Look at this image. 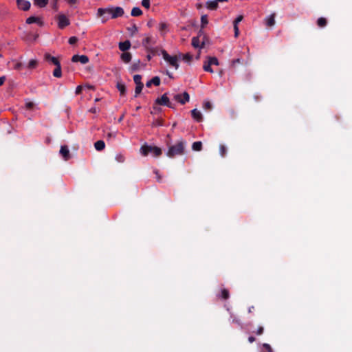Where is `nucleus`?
Listing matches in <instances>:
<instances>
[{
	"instance_id": "57",
	"label": "nucleus",
	"mask_w": 352,
	"mask_h": 352,
	"mask_svg": "<svg viewBox=\"0 0 352 352\" xmlns=\"http://www.w3.org/2000/svg\"><path fill=\"white\" fill-rule=\"evenodd\" d=\"M216 2L219 3V2H225V1H227V0H215Z\"/></svg>"
},
{
	"instance_id": "51",
	"label": "nucleus",
	"mask_w": 352,
	"mask_h": 352,
	"mask_svg": "<svg viewBox=\"0 0 352 352\" xmlns=\"http://www.w3.org/2000/svg\"><path fill=\"white\" fill-rule=\"evenodd\" d=\"M6 80V76H0V86H1Z\"/></svg>"
},
{
	"instance_id": "25",
	"label": "nucleus",
	"mask_w": 352,
	"mask_h": 352,
	"mask_svg": "<svg viewBox=\"0 0 352 352\" xmlns=\"http://www.w3.org/2000/svg\"><path fill=\"white\" fill-rule=\"evenodd\" d=\"M202 148V143L200 141L195 142H193L192 145V148L194 151H199L201 150Z\"/></svg>"
},
{
	"instance_id": "24",
	"label": "nucleus",
	"mask_w": 352,
	"mask_h": 352,
	"mask_svg": "<svg viewBox=\"0 0 352 352\" xmlns=\"http://www.w3.org/2000/svg\"><path fill=\"white\" fill-rule=\"evenodd\" d=\"M141 64V62L140 60H138L137 61L134 62L131 67H130V70L131 72H136L140 68V65Z\"/></svg>"
},
{
	"instance_id": "50",
	"label": "nucleus",
	"mask_w": 352,
	"mask_h": 352,
	"mask_svg": "<svg viewBox=\"0 0 352 352\" xmlns=\"http://www.w3.org/2000/svg\"><path fill=\"white\" fill-rule=\"evenodd\" d=\"M263 332V328L262 327H260L256 331L257 335H261Z\"/></svg>"
},
{
	"instance_id": "44",
	"label": "nucleus",
	"mask_w": 352,
	"mask_h": 352,
	"mask_svg": "<svg viewBox=\"0 0 352 352\" xmlns=\"http://www.w3.org/2000/svg\"><path fill=\"white\" fill-rule=\"evenodd\" d=\"M151 38L149 37H146L142 41V44L144 47H147L149 44Z\"/></svg>"
},
{
	"instance_id": "21",
	"label": "nucleus",
	"mask_w": 352,
	"mask_h": 352,
	"mask_svg": "<svg viewBox=\"0 0 352 352\" xmlns=\"http://www.w3.org/2000/svg\"><path fill=\"white\" fill-rule=\"evenodd\" d=\"M117 89L121 95H124L126 93V86L122 82H118L116 85Z\"/></svg>"
},
{
	"instance_id": "45",
	"label": "nucleus",
	"mask_w": 352,
	"mask_h": 352,
	"mask_svg": "<svg viewBox=\"0 0 352 352\" xmlns=\"http://www.w3.org/2000/svg\"><path fill=\"white\" fill-rule=\"evenodd\" d=\"M242 20H243V16L239 15L235 19V20L234 21V24H236V25H238V23H240Z\"/></svg>"
},
{
	"instance_id": "55",
	"label": "nucleus",
	"mask_w": 352,
	"mask_h": 352,
	"mask_svg": "<svg viewBox=\"0 0 352 352\" xmlns=\"http://www.w3.org/2000/svg\"><path fill=\"white\" fill-rule=\"evenodd\" d=\"M33 105H34L33 103L31 102H29L26 103V106H27L28 108H31V107H33Z\"/></svg>"
},
{
	"instance_id": "46",
	"label": "nucleus",
	"mask_w": 352,
	"mask_h": 352,
	"mask_svg": "<svg viewBox=\"0 0 352 352\" xmlns=\"http://www.w3.org/2000/svg\"><path fill=\"white\" fill-rule=\"evenodd\" d=\"M23 67V64L21 63H16L14 65V69L16 70L21 69Z\"/></svg>"
},
{
	"instance_id": "17",
	"label": "nucleus",
	"mask_w": 352,
	"mask_h": 352,
	"mask_svg": "<svg viewBox=\"0 0 352 352\" xmlns=\"http://www.w3.org/2000/svg\"><path fill=\"white\" fill-rule=\"evenodd\" d=\"M94 147L98 151H102L105 148V143L103 140H98L95 142Z\"/></svg>"
},
{
	"instance_id": "10",
	"label": "nucleus",
	"mask_w": 352,
	"mask_h": 352,
	"mask_svg": "<svg viewBox=\"0 0 352 352\" xmlns=\"http://www.w3.org/2000/svg\"><path fill=\"white\" fill-rule=\"evenodd\" d=\"M59 153L65 160H68L70 158L69 150L67 146H61Z\"/></svg>"
},
{
	"instance_id": "29",
	"label": "nucleus",
	"mask_w": 352,
	"mask_h": 352,
	"mask_svg": "<svg viewBox=\"0 0 352 352\" xmlns=\"http://www.w3.org/2000/svg\"><path fill=\"white\" fill-rule=\"evenodd\" d=\"M207 60L211 65H219V63L216 57H208Z\"/></svg>"
},
{
	"instance_id": "58",
	"label": "nucleus",
	"mask_w": 352,
	"mask_h": 352,
	"mask_svg": "<svg viewBox=\"0 0 352 352\" xmlns=\"http://www.w3.org/2000/svg\"><path fill=\"white\" fill-rule=\"evenodd\" d=\"M132 30H134V31H138V28L135 25H134L132 28Z\"/></svg>"
},
{
	"instance_id": "48",
	"label": "nucleus",
	"mask_w": 352,
	"mask_h": 352,
	"mask_svg": "<svg viewBox=\"0 0 352 352\" xmlns=\"http://www.w3.org/2000/svg\"><path fill=\"white\" fill-rule=\"evenodd\" d=\"M231 318H232V322L233 323H236L238 325L241 326V323L240 322V320L239 319H237L235 317H232V316H231Z\"/></svg>"
},
{
	"instance_id": "6",
	"label": "nucleus",
	"mask_w": 352,
	"mask_h": 352,
	"mask_svg": "<svg viewBox=\"0 0 352 352\" xmlns=\"http://www.w3.org/2000/svg\"><path fill=\"white\" fill-rule=\"evenodd\" d=\"M173 99L182 104H184L186 102L189 101L190 96L187 92L184 91L182 94H175L173 96Z\"/></svg>"
},
{
	"instance_id": "7",
	"label": "nucleus",
	"mask_w": 352,
	"mask_h": 352,
	"mask_svg": "<svg viewBox=\"0 0 352 352\" xmlns=\"http://www.w3.org/2000/svg\"><path fill=\"white\" fill-rule=\"evenodd\" d=\"M58 27L61 29L67 26L69 24V20L64 14H59L58 16Z\"/></svg>"
},
{
	"instance_id": "54",
	"label": "nucleus",
	"mask_w": 352,
	"mask_h": 352,
	"mask_svg": "<svg viewBox=\"0 0 352 352\" xmlns=\"http://www.w3.org/2000/svg\"><path fill=\"white\" fill-rule=\"evenodd\" d=\"M254 340H255V338H254V337H253V336H250V337L248 338V341H249L250 343H252Z\"/></svg>"
},
{
	"instance_id": "41",
	"label": "nucleus",
	"mask_w": 352,
	"mask_h": 352,
	"mask_svg": "<svg viewBox=\"0 0 352 352\" xmlns=\"http://www.w3.org/2000/svg\"><path fill=\"white\" fill-rule=\"evenodd\" d=\"M142 6L148 9L150 8V0H142Z\"/></svg>"
},
{
	"instance_id": "20",
	"label": "nucleus",
	"mask_w": 352,
	"mask_h": 352,
	"mask_svg": "<svg viewBox=\"0 0 352 352\" xmlns=\"http://www.w3.org/2000/svg\"><path fill=\"white\" fill-rule=\"evenodd\" d=\"M38 65V60L36 58L30 60L28 65L25 66L28 69H35Z\"/></svg>"
},
{
	"instance_id": "11",
	"label": "nucleus",
	"mask_w": 352,
	"mask_h": 352,
	"mask_svg": "<svg viewBox=\"0 0 352 352\" xmlns=\"http://www.w3.org/2000/svg\"><path fill=\"white\" fill-rule=\"evenodd\" d=\"M26 23L28 24L37 23L40 26H42L43 23L41 18L36 17V16H34L28 17L26 19Z\"/></svg>"
},
{
	"instance_id": "8",
	"label": "nucleus",
	"mask_w": 352,
	"mask_h": 352,
	"mask_svg": "<svg viewBox=\"0 0 352 352\" xmlns=\"http://www.w3.org/2000/svg\"><path fill=\"white\" fill-rule=\"evenodd\" d=\"M72 61L74 63L80 62L82 64H86L89 62V58L86 55H74L72 58Z\"/></svg>"
},
{
	"instance_id": "23",
	"label": "nucleus",
	"mask_w": 352,
	"mask_h": 352,
	"mask_svg": "<svg viewBox=\"0 0 352 352\" xmlns=\"http://www.w3.org/2000/svg\"><path fill=\"white\" fill-rule=\"evenodd\" d=\"M133 16H139L142 14V11L139 7H134L131 12Z\"/></svg>"
},
{
	"instance_id": "43",
	"label": "nucleus",
	"mask_w": 352,
	"mask_h": 352,
	"mask_svg": "<svg viewBox=\"0 0 352 352\" xmlns=\"http://www.w3.org/2000/svg\"><path fill=\"white\" fill-rule=\"evenodd\" d=\"M167 28V25L165 23H160L159 25V30L162 32Z\"/></svg>"
},
{
	"instance_id": "14",
	"label": "nucleus",
	"mask_w": 352,
	"mask_h": 352,
	"mask_svg": "<svg viewBox=\"0 0 352 352\" xmlns=\"http://www.w3.org/2000/svg\"><path fill=\"white\" fill-rule=\"evenodd\" d=\"M191 115L193 119L197 122H200L202 120V114L197 109H194L191 111Z\"/></svg>"
},
{
	"instance_id": "42",
	"label": "nucleus",
	"mask_w": 352,
	"mask_h": 352,
	"mask_svg": "<svg viewBox=\"0 0 352 352\" xmlns=\"http://www.w3.org/2000/svg\"><path fill=\"white\" fill-rule=\"evenodd\" d=\"M77 41L78 38L76 36H72L69 38L68 42L70 45H74L77 42Z\"/></svg>"
},
{
	"instance_id": "32",
	"label": "nucleus",
	"mask_w": 352,
	"mask_h": 352,
	"mask_svg": "<svg viewBox=\"0 0 352 352\" xmlns=\"http://www.w3.org/2000/svg\"><path fill=\"white\" fill-rule=\"evenodd\" d=\"M180 56L182 57V60L186 63H189L192 58V55L188 53L183 55L180 54Z\"/></svg>"
},
{
	"instance_id": "31",
	"label": "nucleus",
	"mask_w": 352,
	"mask_h": 352,
	"mask_svg": "<svg viewBox=\"0 0 352 352\" xmlns=\"http://www.w3.org/2000/svg\"><path fill=\"white\" fill-rule=\"evenodd\" d=\"M229 292L226 289H223L221 290V294L219 295V297H221L223 299H228L229 298Z\"/></svg>"
},
{
	"instance_id": "3",
	"label": "nucleus",
	"mask_w": 352,
	"mask_h": 352,
	"mask_svg": "<svg viewBox=\"0 0 352 352\" xmlns=\"http://www.w3.org/2000/svg\"><path fill=\"white\" fill-rule=\"evenodd\" d=\"M162 54L163 56V58L170 65L174 67L175 69L179 68L178 58L175 56L169 55L166 51L163 50L162 52Z\"/></svg>"
},
{
	"instance_id": "38",
	"label": "nucleus",
	"mask_w": 352,
	"mask_h": 352,
	"mask_svg": "<svg viewBox=\"0 0 352 352\" xmlns=\"http://www.w3.org/2000/svg\"><path fill=\"white\" fill-rule=\"evenodd\" d=\"M261 352H272V349L270 344H263L261 349Z\"/></svg>"
},
{
	"instance_id": "5",
	"label": "nucleus",
	"mask_w": 352,
	"mask_h": 352,
	"mask_svg": "<svg viewBox=\"0 0 352 352\" xmlns=\"http://www.w3.org/2000/svg\"><path fill=\"white\" fill-rule=\"evenodd\" d=\"M155 103L160 105L166 106L170 108H173V104L170 102L169 98L167 97V94H164L161 98H157L155 100Z\"/></svg>"
},
{
	"instance_id": "59",
	"label": "nucleus",
	"mask_w": 352,
	"mask_h": 352,
	"mask_svg": "<svg viewBox=\"0 0 352 352\" xmlns=\"http://www.w3.org/2000/svg\"><path fill=\"white\" fill-rule=\"evenodd\" d=\"M147 58L148 60H151V56L150 54L147 55Z\"/></svg>"
},
{
	"instance_id": "34",
	"label": "nucleus",
	"mask_w": 352,
	"mask_h": 352,
	"mask_svg": "<svg viewBox=\"0 0 352 352\" xmlns=\"http://www.w3.org/2000/svg\"><path fill=\"white\" fill-rule=\"evenodd\" d=\"M106 137L108 140H114L116 137V131L107 132L106 134Z\"/></svg>"
},
{
	"instance_id": "37",
	"label": "nucleus",
	"mask_w": 352,
	"mask_h": 352,
	"mask_svg": "<svg viewBox=\"0 0 352 352\" xmlns=\"http://www.w3.org/2000/svg\"><path fill=\"white\" fill-rule=\"evenodd\" d=\"M144 85H136L135 89V97L140 94L143 89Z\"/></svg>"
},
{
	"instance_id": "35",
	"label": "nucleus",
	"mask_w": 352,
	"mask_h": 352,
	"mask_svg": "<svg viewBox=\"0 0 352 352\" xmlns=\"http://www.w3.org/2000/svg\"><path fill=\"white\" fill-rule=\"evenodd\" d=\"M317 23L320 27H324L327 24V20L323 17H320L318 19Z\"/></svg>"
},
{
	"instance_id": "56",
	"label": "nucleus",
	"mask_w": 352,
	"mask_h": 352,
	"mask_svg": "<svg viewBox=\"0 0 352 352\" xmlns=\"http://www.w3.org/2000/svg\"><path fill=\"white\" fill-rule=\"evenodd\" d=\"M155 174H156V175H157V181H159V182H160V177L159 175H158V171H157V170H155Z\"/></svg>"
},
{
	"instance_id": "9",
	"label": "nucleus",
	"mask_w": 352,
	"mask_h": 352,
	"mask_svg": "<svg viewBox=\"0 0 352 352\" xmlns=\"http://www.w3.org/2000/svg\"><path fill=\"white\" fill-rule=\"evenodd\" d=\"M17 6L19 9L26 11L30 8V2L27 0H16Z\"/></svg>"
},
{
	"instance_id": "53",
	"label": "nucleus",
	"mask_w": 352,
	"mask_h": 352,
	"mask_svg": "<svg viewBox=\"0 0 352 352\" xmlns=\"http://www.w3.org/2000/svg\"><path fill=\"white\" fill-rule=\"evenodd\" d=\"M241 62L240 58H236L232 60V65H235L236 63H239Z\"/></svg>"
},
{
	"instance_id": "28",
	"label": "nucleus",
	"mask_w": 352,
	"mask_h": 352,
	"mask_svg": "<svg viewBox=\"0 0 352 352\" xmlns=\"http://www.w3.org/2000/svg\"><path fill=\"white\" fill-rule=\"evenodd\" d=\"M34 3L37 6L43 8L47 4L48 0H34Z\"/></svg>"
},
{
	"instance_id": "13",
	"label": "nucleus",
	"mask_w": 352,
	"mask_h": 352,
	"mask_svg": "<svg viewBox=\"0 0 352 352\" xmlns=\"http://www.w3.org/2000/svg\"><path fill=\"white\" fill-rule=\"evenodd\" d=\"M118 46H119V49L121 51L126 52V51L128 50L129 49H130V47H131V42L128 40H126L124 42H120Z\"/></svg>"
},
{
	"instance_id": "60",
	"label": "nucleus",
	"mask_w": 352,
	"mask_h": 352,
	"mask_svg": "<svg viewBox=\"0 0 352 352\" xmlns=\"http://www.w3.org/2000/svg\"><path fill=\"white\" fill-rule=\"evenodd\" d=\"M252 309H254V307H250L248 309L249 312H251Z\"/></svg>"
},
{
	"instance_id": "18",
	"label": "nucleus",
	"mask_w": 352,
	"mask_h": 352,
	"mask_svg": "<svg viewBox=\"0 0 352 352\" xmlns=\"http://www.w3.org/2000/svg\"><path fill=\"white\" fill-rule=\"evenodd\" d=\"M121 59L125 63H128L131 61L132 56L129 52H124L121 54Z\"/></svg>"
},
{
	"instance_id": "19",
	"label": "nucleus",
	"mask_w": 352,
	"mask_h": 352,
	"mask_svg": "<svg viewBox=\"0 0 352 352\" xmlns=\"http://www.w3.org/2000/svg\"><path fill=\"white\" fill-rule=\"evenodd\" d=\"M56 65V68L54 69V70L53 72V75L54 77L60 78L62 76L60 63H58V65Z\"/></svg>"
},
{
	"instance_id": "40",
	"label": "nucleus",
	"mask_w": 352,
	"mask_h": 352,
	"mask_svg": "<svg viewBox=\"0 0 352 352\" xmlns=\"http://www.w3.org/2000/svg\"><path fill=\"white\" fill-rule=\"evenodd\" d=\"M116 160L118 162L122 163L124 161V157L122 154L119 153L116 155Z\"/></svg>"
},
{
	"instance_id": "39",
	"label": "nucleus",
	"mask_w": 352,
	"mask_h": 352,
	"mask_svg": "<svg viewBox=\"0 0 352 352\" xmlns=\"http://www.w3.org/2000/svg\"><path fill=\"white\" fill-rule=\"evenodd\" d=\"M219 153L222 157H224L226 153V148L224 145L221 144L219 146Z\"/></svg>"
},
{
	"instance_id": "26",
	"label": "nucleus",
	"mask_w": 352,
	"mask_h": 352,
	"mask_svg": "<svg viewBox=\"0 0 352 352\" xmlns=\"http://www.w3.org/2000/svg\"><path fill=\"white\" fill-rule=\"evenodd\" d=\"M211 66L212 65L209 63V62L206 60L204 63L203 69L206 72L213 73V69H212Z\"/></svg>"
},
{
	"instance_id": "22",
	"label": "nucleus",
	"mask_w": 352,
	"mask_h": 352,
	"mask_svg": "<svg viewBox=\"0 0 352 352\" xmlns=\"http://www.w3.org/2000/svg\"><path fill=\"white\" fill-rule=\"evenodd\" d=\"M207 8L210 10H215L217 8L218 3L215 0H210L206 2Z\"/></svg>"
},
{
	"instance_id": "12",
	"label": "nucleus",
	"mask_w": 352,
	"mask_h": 352,
	"mask_svg": "<svg viewBox=\"0 0 352 352\" xmlns=\"http://www.w3.org/2000/svg\"><path fill=\"white\" fill-rule=\"evenodd\" d=\"M44 59H45V60H46L49 63H52L54 65H58V63H60L59 60L57 59V58L51 56L49 53L45 54Z\"/></svg>"
},
{
	"instance_id": "61",
	"label": "nucleus",
	"mask_w": 352,
	"mask_h": 352,
	"mask_svg": "<svg viewBox=\"0 0 352 352\" xmlns=\"http://www.w3.org/2000/svg\"><path fill=\"white\" fill-rule=\"evenodd\" d=\"M91 111L94 113V112H96V109H91Z\"/></svg>"
},
{
	"instance_id": "49",
	"label": "nucleus",
	"mask_w": 352,
	"mask_h": 352,
	"mask_svg": "<svg viewBox=\"0 0 352 352\" xmlns=\"http://www.w3.org/2000/svg\"><path fill=\"white\" fill-rule=\"evenodd\" d=\"M82 87L80 85H78L76 88V91H75V93L76 94H80L82 91Z\"/></svg>"
},
{
	"instance_id": "15",
	"label": "nucleus",
	"mask_w": 352,
	"mask_h": 352,
	"mask_svg": "<svg viewBox=\"0 0 352 352\" xmlns=\"http://www.w3.org/2000/svg\"><path fill=\"white\" fill-rule=\"evenodd\" d=\"M160 84V78L158 76L153 77L151 80H148L146 83L147 87H150L152 85L159 86Z\"/></svg>"
},
{
	"instance_id": "62",
	"label": "nucleus",
	"mask_w": 352,
	"mask_h": 352,
	"mask_svg": "<svg viewBox=\"0 0 352 352\" xmlns=\"http://www.w3.org/2000/svg\"><path fill=\"white\" fill-rule=\"evenodd\" d=\"M122 117L120 118L119 121H121V120H122Z\"/></svg>"
},
{
	"instance_id": "1",
	"label": "nucleus",
	"mask_w": 352,
	"mask_h": 352,
	"mask_svg": "<svg viewBox=\"0 0 352 352\" xmlns=\"http://www.w3.org/2000/svg\"><path fill=\"white\" fill-rule=\"evenodd\" d=\"M184 151V144L182 141H179L175 145L170 146L166 152L168 157H173L175 155H181Z\"/></svg>"
},
{
	"instance_id": "30",
	"label": "nucleus",
	"mask_w": 352,
	"mask_h": 352,
	"mask_svg": "<svg viewBox=\"0 0 352 352\" xmlns=\"http://www.w3.org/2000/svg\"><path fill=\"white\" fill-rule=\"evenodd\" d=\"M275 23L274 16L273 15L269 16L266 19V25L267 26H272Z\"/></svg>"
},
{
	"instance_id": "4",
	"label": "nucleus",
	"mask_w": 352,
	"mask_h": 352,
	"mask_svg": "<svg viewBox=\"0 0 352 352\" xmlns=\"http://www.w3.org/2000/svg\"><path fill=\"white\" fill-rule=\"evenodd\" d=\"M124 12L122 8L117 7H109V14H111V19H116L122 16Z\"/></svg>"
},
{
	"instance_id": "16",
	"label": "nucleus",
	"mask_w": 352,
	"mask_h": 352,
	"mask_svg": "<svg viewBox=\"0 0 352 352\" xmlns=\"http://www.w3.org/2000/svg\"><path fill=\"white\" fill-rule=\"evenodd\" d=\"M192 45L195 48H203L204 45V42H202V44L200 45V41L198 37H193L192 38Z\"/></svg>"
},
{
	"instance_id": "2",
	"label": "nucleus",
	"mask_w": 352,
	"mask_h": 352,
	"mask_svg": "<svg viewBox=\"0 0 352 352\" xmlns=\"http://www.w3.org/2000/svg\"><path fill=\"white\" fill-rule=\"evenodd\" d=\"M140 153L144 156L151 154L154 157H157L162 154V149L157 146L144 144L140 148Z\"/></svg>"
},
{
	"instance_id": "52",
	"label": "nucleus",
	"mask_w": 352,
	"mask_h": 352,
	"mask_svg": "<svg viewBox=\"0 0 352 352\" xmlns=\"http://www.w3.org/2000/svg\"><path fill=\"white\" fill-rule=\"evenodd\" d=\"M204 106H205L206 108L210 109L211 107V104H210V102H206L204 103Z\"/></svg>"
},
{
	"instance_id": "36",
	"label": "nucleus",
	"mask_w": 352,
	"mask_h": 352,
	"mask_svg": "<svg viewBox=\"0 0 352 352\" xmlns=\"http://www.w3.org/2000/svg\"><path fill=\"white\" fill-rule=\"evenodd\" d=\"M208 23L207 15H202L201 17V28H204Z\"/></svg>"
},
{
	"instance_id": "33",
	"label": "nucleus",
	"mask_w": 352,
	"mask_h": 352,
	"mask_svg": "<svg viewBox=\"0 0 352 352\" xmlns=\"http://www.w3.org/2000/svg\"><path fill=\"white\" fill-rule=\"evenodd\" d=\"M142 76L139 74H135L133 76V80L135 85H143V83L141 81Z\"/></svg>"
},
{
	"instance_id": "47",
	"label": "nucleus",
	"mask_w": 352,
	"mask_h": 352,
	"mask_svg": "<svg viewBox=\"0 0 352 352\" xmlns=\"http://www.w3.org/2000/svg\"><path fill=\"white\" fill-rule=\"evenodd\" d=\"M234 36L237 37L239 34V30L238 25H236V24H234Z\"/></svg>"
},
{
	"instance_id": "27",
	"label": "nucleus",
	"mask_w": 352,
	"mask_h": 352,
	"mask_svg": "<svg viewBox=\"0 0 352 352\" xmlns=\"http://www.w3.org/2000/svg\"><path fill=\"white\" fill-rule=\"evenodd\" d=\"M108 13H109V7L105 8H100L98 9V11H97V15L99 16H102L105 14H108Z\"/></svg>"
}]
</instances>
